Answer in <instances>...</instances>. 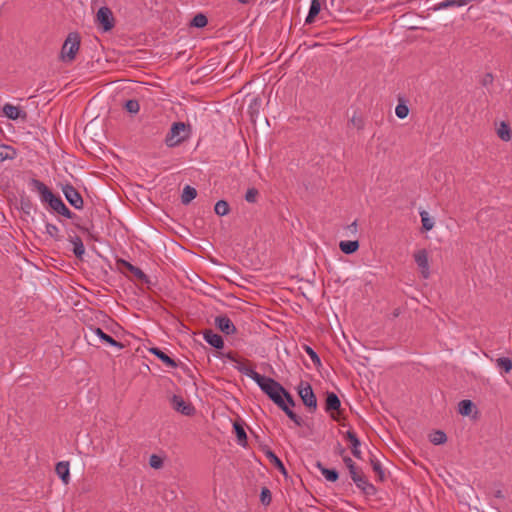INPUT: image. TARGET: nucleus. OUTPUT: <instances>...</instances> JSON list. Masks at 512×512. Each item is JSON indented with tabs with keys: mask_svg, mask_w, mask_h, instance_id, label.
I'll return each mask as SVG.
<instances>
[{
	"mask_svg": "<svg viewBox=\"0 0 512 512\" xmlns=\"http://www.w3.org/2000/svg\"><path fill=\"white\" fill-rule=\"evenodd\" d=\"M267 397L277 405V399H283L289 407H294L296 405L293 396L287 391L278 381L272 379L267 388L263 392Z\"/></svg>",
	"mask_w": 512,
	"mask_h": 512,
	"instance_id": "obj_1",
	"label": "nucleus"
},
{
	"mask_svg": "<svg viewBox=\"0 0 512 512\" xmlns=\"http://www.w3.org/2000/svg\"><path fill=\"white\" fill-rule=\"evenodd\" d=\"M81 37L78 32H70L61 49V57L64 61H73L79 50Z\"/></svg>",
	"mask_w": 512,
	"mask_h": 512,
	"instance_id": "obj_2",
	"label": "nucleus"
},
{
	"mask_svg": "<svg viewBox=\"0 0 512 512\" xmlns=\"http://www.w3.org/2000/svg\"><path fill=\"white\" fill-rule=\"evenodd\" d=\"M298 395L310 412L317 410V398L309 382L301 380L297 387Z\"/></svg>",
	"mask_w": 512,
	"mask_h": 512,
	"instance_id": "obj_3",
	"label": "nucleus"
},
{
	"mask_svg": "<svg viewBox=\"0 0 512 512\" xmlns=\"http://www.w3.org/2000/svg\"><path fill=\"white\" fill-rule=\"evenodd\" d=\"M190 126L184 122H174L166 135L165 144L168 147H175L188 138V134L182 135Z\"/></svg>",
	"mask_w": 512,
	"mask_h": 512,
	"instance_id": "obj_4",
	"label": "nucleus"
},
{
	"mask_svg": "<svg viewBox=\"0 0 512 512\" xmlns=\"http://www.w3.org/2000/svg\"><path fill=\"white\" fill-rule=\"evenodd\" d=\"M245 363H249V361L248 360H243V361L240 360L236 366L237 370L239 372L243 373L244 375L250 377L251 379H253L257 383V385L260 387L262 392H264V390L267 388V386L269 385V383L272 381L273 378L259 374L253 368L246 366Z\"/></svg>",
	"mask_w": 512,
	"mask_h": 512,
	"instance_id": "obj_5",
	"label": "nucleus"
},
{
	"mask_svg": "<svg viewBox=\"0 0 512 512\" xmlns=\"http://www.w3.org/2000/svg\"><path fill=\"white\" fill-rule=\"evenodd\" d=\"M96 22L104 32L112 30L115 26V19L111 9L107 6L100 7L96 14Z\"/></svg>",
	"mask_w": 512,
	"mask_h": 512,
	"instance_id": "obj_6",
	"label": "nucleus"
},
{
	"mask_svg": "<svg viewBox=\"0 0 512 512\" xmlns=\"http://www.w3.org/2000/svg\"><path fill=\"white\" fill-rule=\"evenodd\" d=\"M117 263L124 273L131 274L135 280L142 284H150L149 277L139 267L132 265L124 259L118 260Z\"/></svg>",
	"mask_w": 512,
	"mask_h": 512,
	"instance_id": "obj_7",
	"label": "nucleus"
},
{
	"mask_svg": "<svg viewBox=\"0 0 512 512\" xmlns=\"http://www.w3.org/2000/svg\"><path fill=\"white\" fill-rule=\"evenodd\" d=\"M341 401L336 393L326 392L325 411L331 413V417L335 421H340Z\"/></svg>",
	"mask_w": 512,
	"mask_h": 512,
	"instance_id": "obj_8",
	"label": "nucleus"
},
{
	"mask_svg": "<svg viewBox=\"0 0 512 512\" xmlns=\"http://www.w3.org/2000/svg\"><path fill=\"white\" fill-rule=\"evenodd\" d=\"M62 192L66 198V200L69 202L70 205H72L76 209H82L84 205L83 198L81 194L74 188L71 184H65L62 186Z\"/></svg>",
	"mask_w": 512,
	"mask_h": 512,
	"instance_id": "obj_9",
	"label": "nucleus"
},
{
	"mask_svg": "<svg viewBox=\"0 0 512 512\" xmlns=\"http://www.w3.org/2000/svg\"><path fill=\"white\" fill-rule=\"evenodd\" d=\"M31 185L39 193L41 201L50 205L53 200L58 196L52 192V190L42 181L38 179H32Z\"/></svg>",
	"mask_w": 512,
	"mask_h": 512,
	"instance_id": "obj_10",
	"label": "nucleus"
},
{
	"mask_svg": "<svg viewBox=\"0 0 512 512\" xmlns=\"http://www.w3.org/2000/svg\"><path fill=\"white\" fill-rule=\"evenodd\" d=\"M171 405L174 410L185 416H192L195 413L194 406L191 403L184 401L181 396L173 395L171 398Z\"/></svg>",
	"mask_w": 512,
	"mask_h": 512,
	"instance_id": "obj_11",
	"label": "nucleus"
},
{
	"mask_svg": "<svg viewBox=\"0 0 512 512\" xmlns=\"http://www.w3.org/2000/svg\"><path fill=\"white\" fill-rule=\"evenodd\" d=\"M49 207L56 212L57 214L66 217L68 219H78V216L71 212L69 208L62 201L61 197L58 195L52 203H50Z\"/></svg>",
	"mask_w": 512,
	"mask_h": 512,
	"instance_id": "obj_12",
	"label": "nucleus"
},
{
	"mask_svg": "<svg viewBox=\"0 0 512 512\" xmlns=\"http://www.w3.org/2000/svg\"><path fill=\"white\" fill-rule=\"evenodd\" d=\"M216 327L226 335L236 333L237 329L227 315H219L215 318Z\"/></svg>",
	"mask_w": 512,
	"mask_h": 512,
	"instance_id": "obj_13",
	"label": "nucleus"
},
{
	"mask_svg": "<svg viewBox=\"0 0 512 512\" xmlns=\"http://www.w3.org/2000/svg\"><path fill=\"white\" fill-rule=\"evenodd\" d=\"M344 437L350 443V449L353 456L357 459H362V452L360 450L361 441L353 430H348Z\"/></svg>",
	"mask_w": 512,
	"mask_h": 512,
	"instance_id": "obj_14",
	"label": "nucleus"
},
{
	"mask_svg": "<svg viewBox=\"0 0 512 512\" xmlns=\"http://www.w3.org/2000/svg\"><path fill=\"white\" fill-rule=\"evenodd\" d=\"M414 260L417 263L418 267L421 269V274L423 278L427 279L429 277V263L427 251L425 249L417 251L414 254Z\"/></svg>",
	"mask_w": 512,
	"mask_h": 512,
	"instance_id": "obj_15",
	"label": "nucleus"
},
{
	"mask_svg": "<svg viewBox=\"0 0 512 512\" xmlns=\"http://www.w3.org/2000/svg\"><path fill=\"white\" fill-rule=\"evenodd\" d=\"M262 451L264 452L267 459L270 463L284 476H287V470L283 464V462L277 457V455L267 446H262Z\"/></svg>",
	"mask_w": 512,
	"mask_h": 512,
	"instance_id": "obj_16",
	"label": "nucleus"
},
{
	"mask_svg": "<svg viewBox=\"0 0 512 512\" xmlns=\"http://www.w3.org/2000/svg\"><path fill=\"white\" fill-rule=\"evenodd\" d=\"M458 413L462 416L472 415V417L475 419L478 414V410L473 401L465 399L458 403Z\"/></svg>",
	"mask_w": 512,
	"mask_h": 512,
	"instance_id": "obj_17",
	"label": "nucleus"
},
{
	"mask_svg": "<svg viewBox=\"0 0 512 512\" xmlns=\"http://www.w3.org/2000/svg\"><path fill=\"white\" fill-rule=\"evenodd\" d=\"M91 333L97 336L102 342L109 344L111 346L117 347L118 349H123L124 344L115 340L112 336L105 333L101 328H90Z\"/></svg>",
	"mask_w": 512,
	"mask_h": 512,
	"instance_id": "obj_18",
	"label": "nucleus"
},
{
	"mask_svg": "<svg viewBox=\"0 0 512 512\" xmlns=\"http://www.w3.org/2000/svg\"><path fill=\"white\" fill-rule=\"evenodd\" d=\"M203 337L205 339V341L211 345L212 347H214L215 349H222L224 347V340L222 338L221 335L215 333L213 330L211 329H207L204 331L203 333Z\"/></svg>",
	"mask_w": 512,
	"mask_h": 512,
	"instance_id": "obj_19",
	"label": "nucleus"
},
{
	"mask_svg": "<svg viewBox=\"0 0 512 512\" xmlns=\"http://www.w3.org/2000/svg\"><path fill=\"white\" fill-rule=\"evenodd\" d=\"M355 485L358 489L362 491L366 496H374L377 493L376 487L369 482L368 478L365 476L361 478H357L354 481Z\"/></svg>",
	"mask_w": 512,
	"mask_h": 512,
	"instance_id": "obj_20",
	"label": "nucleus"
},
{
	"mask_svg": "<svg viewBox=\"0 0 512 512\" xmlns=\"http://www.w3.org/2000/svg\"><path fill=\"white\" fill-rule=\"evenodd\" d=\"M3 113L7 118L11 120H16L18 118L25 119L27 117V113L23 111L20 107L14 106L9 103L4 105Z\"/></svg>",
	"mask_w": 512,
	"mask_h": 512,
	"instance_id": "obj_21",
	"label": "nucleus"
},
{
	"mask_svg": "<svg viewBox=\"0 0 512 512\" xmlns=\"http://www.w3.org/2000/svg\"><path fill=\"white\" fill-rule=\"evenodd\" d=\"M277 406L288 416L290 420H292L297 426H302L303 420L300 416H298L291 408L287 405V403L281 399L276 397Z\"/></svg>",
	"mask_w": 512,
	"mask_h": 512,
	"instance_id": "obj_22",
	"label": "nucleus"
},
{
	"mask_svg": "<svg viewBox=\"0 0 512 512\" xmlns=\"http://www.w3.org/2000/svg\"><path fill=\"white\" fill-rule=\"evenodd\" d=\"M277 406L288 416L290 420H292L297 426H302L303 420L300 416H298L291 408L287 405V403L281 399L276 397Z\"/></svg>",
	"mask_w": 512,
	"mask_h": 512,
	"instance_id": "obj_23",
	"label": "nucleus"
},
{
	"mask_svg": "<svg viewBox=\"0 0 512 512\" xmlns=\"http://www.w3.org/2000/svg\"><path fill=\"white\" fill-rule=\"evenodd\" d=\"M245 423L239 419L234 421L233 423V430L237 438V442L239 445L246 447L247 446V434L244 429Z\"/></svg>",
	"mask_w": 512,
	"mask_h": 512,
	"instance_id": "obj_24",
	"label": "nucleus"
},
{
	"mask_svg": "<svg viewBox=\"0 0 512 512\" xmlns=\"http://www.w3.org/2000/svg\"><path fill=\"white\" fill-rule=\"evenodd\" d=\"M68 240L73 244V253L75 257L79 260L83 259V255L85 253V247L82 239L77 235H70Z\"/></svg>",
	"mask_w": 512,
	"mask_h": 512,
	"instance_id": "obj_25",
	"label": "nucleus"
},
{
	"mask_svg": "<svg viewBox=\"0 0 512 512\" xmlns=\"http://www.w3.org/2000/svg\"><path fill=\"white\" fill-rule=\"evenodd\" d=\"M150 353L155 355L159 360H161L166 366L171 368H176L178 366L177 362L168 356L165 352H163L158 347H153L149 349Z\"/></svg>",
	"mask_w": 512,
	"mask_h": 512,
	"instance_id": "obj_26",
	"label": "nucleus"
},
{
	"mask_svg": "<svg viewBox=\"0 0 512 512\" xmlns=\"http://www.w3.org/2000/svg\"><path fill=\"white\" fill-rule=\"evenodd\" d=\"M55 471L64 484L70 481L69 462L61 461L56 464Z\"/></svg>",
	"mask_w": 512,
	"mask_h": 512,
	"instance_id": "obj_27",
	"label": "nucleus"
},
{
	"mask_svg": "<svg viewBox=\"0 0 512 512\" xmlns=\"http://www.w3.org/2000/svg\"><path fill=\"white\" fill-rule=\"evenodd\" d=\"M315 466L321 471L327 481L336 482L339 479V473L336 469L326 468L320 461H317Z\"/></svg>",
	"mask_w": 512,
	"mask_h": 512,
	"instance_id": "obj_28",
	"label": "nucleus"
},
{
	"mask_svg": "<svg viewBox=\"0 0 512 512\" xmlns=\"http://www.w3.org/2000/svg\"><path fill=\"white\" fill-rule=\"evenodd\" d=\"M17 156V150L6 144H0V162L5 160H13Z\"/></svg>",
	"mask_w": 512,
	"mask_h": 512,
	"instance_id": "obj_29",
	"label": "nucleus"
},
{
	"mask_svg": "<svg viewBox=\"0 0 512 512\" xmlns=\"http://www.w3.org/2000/svg\"><path fill=\"white\" fill-rule=\"evenodd\" d=\"M369 462L372 466L373 471L375 472V474L377 476V479L380 482H383L385 480L386 476H385V471H384L380 461L373 454H371Z\"/></svg>",
	"mask_w": 512,
	"mask_h": 512,
	"instance_id": "obj_30",
	"label": "nucleus"
},
{
	"mask_svg": "<svg viewBox=\"0 0 512 512\" xmlns=\"http://www.w3.org/2000/svg\"><path fill=\"white\" fill-rule=\"evenodd\" d=\"M339 248L344 254L351 255L359 249V242L358 240L341 241Z\"/></svg>",
	"mask_w": 512,
	"mask_h": 512,
	"instance_id": "obj_31",
	"label": "nucleus"
},
{
	"mask_svg": "<svg viewBox=\"0 0 512 512\" xmlns=\"http://www.w3.org/2000/svg\"><path fill=\"white\" fill-rule=\"evenodd\" d=\"M497 136L505 142H508L512 138V131L510 129V126L507 122L502 121L499 124V127L496 130Z\"/></svg>",
	"mask_w": 512,
	"mask_h": 512,
	"instance_id": "obj_32",
	"label": "nucleus"
},
{
	"mask_svg": "<svg viewBox=\"0 0 512 512\" xmlns=\"http://www.w3.org/2000/svg\"><path fill=\"white\" fill-rule=\"evenodd\" d=\"M197 196V190L189 185H186L182 191L181 202L184 205L189 204Z\"/></svg>",
	"mask_w": 512,
	"mask_h": 512,
	"instance_id": "obj_33",
	"label": "nucleus"
},
{
	"mask_svg": "<svg viewBox=\"0 0 512 512\" xmlns=\"http://www.w3.org/2000/svg\"><path fill=\"white\" fill-rule=\"evenodd\" d=\"M429 440L434 445H441L444 444L447 441V436L444 431L442 430H436L433 433L430 434Z\"/></svg>",
	"mask_w": 512,
	"mask_h": 512,
	"instance_id": "obj_34",
	"label": "nucleus"
},
{
	"mask_svg": "<svg viewBox=\"0 0 512 512\" xmlns=\"http://www.w3.org/2000/svg\"><path fill=\"white\" fill-rule=\"evenodd\" d=\"M420 216H421V222H422V230L423 231H430V230H432L433 227H434V221L429 216L428 212L423 210V211L420 212Z\"/></svg>",
	"mask_w": 512,
	"mask_h": 512,
	"instance_id": "obj_35",
	"label": "nucleus"
},
{
	"mask_svg": "<svg viewBox=\"0 0 512 512\" xmlns=\"http://www.w3.org/2000/svg\"><path fill=\"white\" fill-rule=\"evenodd\" d=\"M207 23H208L207 17L202 13H198L197 15H195L192 18V20L190 22V26L196 27V28H203L207 25Z\"/></svg>",
	"mask_w": 512,
	"mask_h": 512,
	"instance_id": "obj_36",
	"label": "nucleus"
},
{
	"mask_svg": "<svg viewBox=\"0 0 512 512\" xmlns=\"http://www.w3.org/2000/svg\"><path fill=\"white\" fill-rule=\"evenodd\" d=\"M214 211L219 216H225L229 213L230 207L227 201L219 200L215 204Z\"/></svg>",
	"mask_w": 512,
	"mask_h": 512,
	"instance_id": "obj_37",
	"label": "nucleus"
},
{
	"mask_svg": "<svg viewBox=\"0 0 512 512\" xmlns=\"http://www.w3.org/2000/svg\"><path fill=\"white\" fill-rule=\"evenodd\" d=\"M45 229H46V233L51 238H53L55 241H60L61 240L60 231H59V228L56 225L47 222L45 224Z\"/></svg>",
	"mask_w": 512,
	"mask_h": 512,
	"instance_id": "obj_38",
	"label": "nucleus"
},
{
	"mask_svg": "<svg viewBox=\"0 0 512 512\" xmlns=\"http://www.w3.org/2000/svg\"><path fill=\"white\" fill-rule=\"evenodd\" d=\"M123 107L130 114H137L139 112V109H140L139 102L136 99H129V100H127L124 103Z\"/></svg>",
	"mask_w": 512,
	"mask_h": 512,
	"instance_id": "obj_39",
	"label": "nucleus"
},
{
	"mask_svg": "<svg viewBox=\"0 0 512 512\" xmlns=\"http://www.w3.org/2000/svg\"><path fill=\"white\" fill-rule=\"evenodd\" d=\"M496 363L505 373H509L512 370V360L510 358L500 357L496 360Z\"/></svg>",
	"mask_w": 512,
	"mask_h": 512,
	"instance_id": "obj_40",
	"label": "nucleus"
},
{
	"mask_svg": "<svg viewBox=\"0 0 512 512\" xmlns=\"http://www.w3.org/2000/svg\"><path fill=\"white\" fill-rule=\"evenodd\" d=\"M260 501L263 505L268 506L272 501L271 491L267 487H262L260 492Z\"/></svg>",
	"mask_w": 512,
	"mask_h": 512,
	"instance_id": "obj_41",
	"label": "nucleus"
},
{
	"mask_svg": "<svg viewBox=\"0 0 512 512\" xmlns=\"http://www.w3.org/2000/svg\"><path fill=\"white\" fill-rule=\"evenodd\" d=\"M395 113L398 118L404 119L409 114V108L406 104L399 102L398 105L395 108Z\"/></svg>",
	"mask_w": 512,
	"mask_h": 512,
	"instance_id": "obj_42",
	"label": "nucleus"
},
{
	"mask_svg": "<svg viewBox=\"0 0 512 512\" xmlns=\"http://www.w3.org/2000/svg\"><path fill=\"white\" fill-rule=\"evenodd\" d=\"M304 351L309 355L315 366L321 365V360L318 354L308 345H304Z\"/></svg>",
	"mask_w": 512,
	"mask_h": 512,
	"instance_id": "obj_43",
	"label": "nucleus"
},
{
	"mask_svg": "<svg viewBox=\"0 0 512 512\" xmlns=\"http://www.w3.org/2000/svg\"><path fill=\"white\" fill-rule=\"evenodd\" d=\"M163 458L157 454H152L149 458V465L154 469H161L163 467Z\"/></svg>",
	"mask_w": 512,
	"mask_h": 512,
	"instance_id": "obj_44",
	"label": "nucleus"
},
{
	"mask_svg": "<svg viewBox=\"0 0 512 512\" xmlns=\"http://www.w3.org/2000/svg\"><path fill=\"white\" fill-rule=\"evenodd\" d=\"M258 196H259V191L258 189L252 187V188H249L245 194V200L248 202V203H256L257 202V199H258Z\"/></svg>",
	"mask_w": 512,
	"mask_h": 512,
	"instance_id": "obj_45",
	"label": "nucleus"
},
{
	"mask_svg": "<svg viewBox=\"0 0 512 512\" xmlns=\"http://www.w3.org/2000/svg\"><path fill=\"white\" fill-rule=\"evenodd\" d=\"M74 225L79 231H81L83 234H86L87 237H89L90 239L97 240L96 235L92 231L93 226L89 228L84 225H81L79 222H74Z\"/></svg>",
	"mask_w": 512,
	"mask_h": 512,
	"instance_id": "obj_46",
	"label": "nucleus"
},
{
	"mask_svg": "<svg viewBox=\"0 0 512 512\" xmlns=\"http://www.w3.org/2000/svg\"><path fill=\"white\" fill-rule=\"evenodd\" d=\"M20 204H21V210L25 214H30L32 211L36 210L35 206L29 199H21Z\"/></svg>",
	"mask_w": 512,
	"mask_h": 512,
	"instance_id": "obj_47",
	"label": "nucleus"
},
{
	"mask_svg": "<svg viewBox=\"0 0 512 512\" xmlns=\"http://www.w3.org/2000/svg\"><path fill=\"white\" fill-rule=\"evenodd\" d=\"M452 6H462L458 0H445L437 5L436 10L445 9Z\"/></svg>",
	"mask_w": 512,
	"mask_h": 512,
	"instance_id": "obj_48",
	"label": "nucleus"
},
{
	"mask_svg": "<svg viewBox=\"0 0 512 512\" xmlns=\"http://www.w3.org/2000/svg\"><path fill=\"white\" fill-rule=\"evenodd\" d=\"M342 460H343L345 466L347 467V469L349 470V473L356 469L357 465L348 455L343 456Z\"/></svg>",
	"mask_w": 512,
	"mask_h": 512,
	"instance_id": "obj_49",
	"label": "nucleus"
},
{
	"mask_svg": "<svg viewBox=\"0 0 512 512\" xmlns=\"http://www.w3.org/2000/svg\"><path fill=\"white\" fill-rule=\"evenodd\" d=\"M349 474L353 482L355 481V479L365 476L363 470L358 466L354 471L350 472Z\"/></svg>",
	"mask_w": 512,
	"mask_h": 512,
	"instance_id": "obj_50",
	"label": "nucleus"
},
{
	"mask_svg": "<svg viewBox=\"0 0 512 512\" xmlns=\"http://www.w3.org/2000/svg\"><path fill=\"white\" fill-rule=\"evenodd\" d=\"M493 80H494V77L491 73H486L483 77H482V86H485L487 87L488 85L492 84L493 83Z\"/></svg>",
	"mask_w": 512,
	"mask_h": 512,
	"instance_id": "obj_51",
	"label": "nucleus"
},
{
	"mask_svg": "<svg viewBox=\"0 0 512 512\" xmlns=\"http://www.w3.org/2000/svg\"><path fill=\"white\" fill-rule=\"evenodd\" d=\"M350 121L358 130L362 129L364 126L363 120L361 118L353 116Z\"/></svg>",
	"mask_w": 512,
	"mask_h": 512,
	"instance_id": "obj_52",
	"label": "nucleus"
},
{
	"mask_svg": "<svg viewBox=\"0 0 512 512\" xmlns=\"http://www.w3.org/2000/svg\"><path fill=\"white\" fill-rule=\"evenodd\" d=\"M227 359H229L230 361H233L235 363H239L240 361V358L234 353V352H228L224 355Z\"/></svg>",
	"mask_w": 512,
	"mask_h": 512,
	"instance_id": "obj_53",
	"label": "nucleus"
},
{
	"mask_svg": "<svg viewBox=\"0 0 512 512\" xmlns=\"http://www.w3.org/2000/svg\"><path fill=\"white\" fill-rule=\"evenodd\" d=\"M345 451H346L345 448L340 443H338L335 448V453L340 455L343 458V456H346Z\"/></svg>",
	"mask_w": 512,
	"mask_h": 512,
	"instance_id": "obj_54",
	"label": "nucleus"
},
{
	"mask_svg": "<svg viewBox=\"0 0 512 512\" xmlns=\"http://www.w3.org/2000/svg\"><path fill=\"white\" fill-rule=\"evenodd\" d=\"M357 221H354L352 222L350 225L347 226V229L352 233V234H356L357 233Z\"/></svg>",
	"mask_w": 512,
	"mask_h": 512,
	"instance_id": "obj_55",
	"label": "nucleus"
},
{
	"mask_svg": "<svg viewBox=\"0 0 512 512\" xmlns=\"http://www.w3.org/2000/svg\"><path fill=\"white\" fill-rule=\"evenodd\" d=\"M491 494L495 497V498H498V499H503L504 498V494L502 492L501 489H497V490H494L491 492Z\"/></svg>",
	"mask_w": 512,
	"mask_h": 512,
	"instance_id": "obj_56",
	"label": "nucleus"
},
{
	"mask_svg": "<svg viewBox=\"0 0 512 512\" xmlns=\"http://www.w3.org/2000/svg\"><path fill=\"white\" fill-rule=\"evenodd\" d=\"M399 314H400V310H399V308L394 309V311L392 312V316H393V318L398 317V316H399Z\"/></svg>",
	"mask_w": 512,
	"mask_h": 512,
	"instance_id": "obj_57",
	"label": "nucleus"
},
{
	"mask_svg": "<svg viewBox=\"0 0 512 512\" xmlns=\"http://www.w3.org/2000/svg\"><path fill=\"white\" fill-rule=\"evenodd\" d=\"M241 4H248L249 0H237Z\"/></svg>",
	"mask_w": 512,
	"mask_h": 512,
	"instance_id": "obj_58",
	"label": "nucleus"
},
{
	"mask_svg": "<svg viewBox=\"0 0 512 512\" xmlns=\"http://www.w3.org/2000/svg\"><path fill=\"white\" fill-rule=\"evenodd\" d=\"M482 512H485V511H482Z\"/></svg>",
	"mask_w": 512,
	"mask_h": 512,
	"instance_id": "obj_59",
	"label": "nucleus"
}]
</instances>
